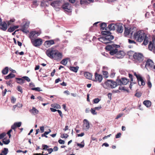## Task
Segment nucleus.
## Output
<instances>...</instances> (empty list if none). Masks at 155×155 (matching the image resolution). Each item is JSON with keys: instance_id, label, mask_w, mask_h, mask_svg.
I'll use <instances>...</instances> for the list:
<instances>
[{"instance_id": "1", "label": "nucleus", "mask_w": 155, "mask_h": 155, "mask_svg": "<svg viewBox=\"0 0 155 155\" xmlns=\"http://www.w3.org/2000/svg\"><path fill=\"white\" fill-rule=\"evenodd\" d=\"M46 55L50 58L56 60H60L62 57V54L58 50L54 48H49L45 52Z\"/></svg>"}, {"instance_id": "2", "label": "nucleus", "mask_w": 155, "mask_h": 155, "mask_svg": "<svg viewBox=\"0 0 155 155\" xmlns=\"http://www.w3.org/2000/svg\"><path fill=\"white\" fill-rule=\"evenodd\" d=\"M120 47V45L116 44L108 45L105 47L106 49L110 51L109 53L111 55H113L116 54L117 52V48Z\"/></svg>"}, {"instance_id": "3", "label": "nucleus", "mask_w": 155, "mask_h": 155, "mask_svg": "<svg viewBox=\"0 0 155 155\" xmlns=\"http://www.w3.org/2000/svg\"><path fill=\"white\" fill-rule=\"evenodd\" d=\"M145 35V33L143 31H138L134 33V38L137 41L141 42L143 40Z\"/></svg>"}, {"instance_id": "4", "label": "nucleus", "mask_w": 155, "mask_h": 155, "mask_svg": "<svg viewBox=\"0 0 155 155\" xmlns=\"http://www.w3.org/2000/svg\"><path fill=\"white\" fill-rule=\"evenodd\" d=\"M133 74L136 77L137 81L139 86H144L145 84V81L140 74H137L136 72H133Z\"/></svg>"}, {"instance_id": "5", "label": "nucleus", "mask_w": 155, "mask_h": 155, "mask_svg": "<svg viewBox=\"0 0 155 155\" xmlns=\"http://www.w3.org/2000/svg\"><path fill=\"white\" fill-rule=\"evenodd\" d=\"M133 58L137 62H141L143 59V56L140 53H135L133 55Z\"/></svg>"}, {"instance_id": "6", "label": "nucleus", "mask_w": 155, "mask_h": 155, "mask_svg": "<svg viewBox=\"0 0 155 155\" xmlns=\"http://www.w3.org/2000/svg\"><path fill=\"white\" fill-rule=\"evenodd\" d=\"M101 34L102 35H106L105 36L109 43L111 42V41L114 38V36L111 35V33L109 31H102Z\"/></svg>"}, {"instance_id": "7", "label": "nucleus", "mask_w": 155, "mask_h": 155, "mask_svg": "<svg viewBox=\"0 0 155 155\" xmlns=\"http://www.w3.org/2000/svg\"><path fill=\"white\" fill-rule=\"evenodd\" d=\"M31 43L35 47H38L42 43V40L41 38L34 39L31 41Z\"/></svg>"}, {"instance_id": "8", "label": "nucleus", "mask_w": 155, "mask_h": 155, "mask_svg": "<svg viewBox=\"0 0 155 155\" xmlns=\"http://www.w3.org/2000/svg\"><path fill=\"white\" fill-rule=\"evenodd\" d=\"M40 33L36 31H33L31 32L29 35V38L31 39V40L36 39L37 37L39 35Z\"/></svg>"}, {"instance_id": "9", "label": "nucleus", "mask_w": 155, "mask_h": 155, "mask_svg": "<svg viewBox=\"0 0 155 155\" xmlns=\"http://www.w3.org/2000/svg\"><path fill=\"white\" fill-rule=\"evenodd\" d=\"M62 8L64 11L70 13L71 12V7L70 4L68 3H65L62 6Z\"/></svg>"}, {"instance_id": "10", "label": "nucleus", "mask_w": 155, "mask_h": 155, "mask_svg": "<svg viewBox=\"0 0 155 155\" xmlns=\"http://www.w3.org/2000/svg\"><path fill=\"white\" fill-rule=\"evenodd\" d=\"M129 81V79H127L126 78H122L121 79L117 81V83L118 85L123 84L125 85L127 84Z\"/></svg>"}, {"instance_id": "11", "label": "nucleus", "mask_w": 155, "mask_h": 155, "mask_svg": "<svg viewBox=\"0 0 155 155\" xmlns=\"http://www.w3.org/2000/svg\"><path fill=\"white\" fill-rule=\"evenodd\" d=\"M94 76L95 79L92 80L93 81H98L99 83L101 82L103 79L101 75L99 74L97 72H96L95 73Z\"/></svg>"}, {"instance_id": "12", "label": "nucleus", "mask_w": 155, "mask_h": 155, "mask_svg": "<svg viewBox=\"0 0 155 155\" xmlns=\"http://www.w3.org/2000/svg\"><path fill=\"white\" fill-rule=\"evenodd\" d=\"M128 76L130 80V85L129 87L130 89H131L133 84H136L137 83L136 81L135 80V78L134 80V79L133 76L132 74H129Z\"/></svg>"}, {"instance_id": "13", "label": "nucleus", "mask_w": 155, "mask_h": 155, "mask_svg": "<svg viewBox=\"0 0 155 155\" xmlns=\"http://www.w3.org/2000/svg\"><path fill=\"white\" fill-rule=\"evenodd\" d=\"M154 63L153 61L150 59H148L146 61L145 67L146 68H152L154 66Z\"/></svg>"}, {"instance_id": "14", "label": "nucleus", "mask_w": 155, "mask_h": 155, "mask_svg": "<svg viewBox=\"0 0 155 155\" xmlns=\"http://www.w3.org/2000/svg\"><path fill=\"white\" fill-rule=\"evenodd\" d=\"M148 48L150 51H152L155 54V42L153 41V42L150 41L148 45Z\"/></svg>"}, {"instance_id": "15", "label": "nucleus", "mask_w": 155, "mask_h": 155, "mask_svg": "<svg viewBox=\"0 0 155 155\" xmlns=\"http://www.w3.org/2000/svg\"><path fill=\"white\" fill-rule=\"evenodd\" d=\"M7 28V25L5 21H2L0 24V30L5 31Z\"/></svg>"}, {"instance_id": "16", "label": "nucleus", "mask_w": 155, "mask_h": 155, "mask_svg": "<svg viewBox=\"0 0 155 155\" xmlns=\"http://www.w3.org/2000/svg\"><path fill=\"white\" fill-rule=\"evenodd\" d=\"M29 22H26L23 25L21 26V28L20 29V30L24 32H26V31L29 26Z\"/></svg>"}, {"instance_id": "17", "label": "nucleus", "mask_w": 155, "mask_h": 155, "mask_svg": "<svg viewBox=\"0 0 155 155\" xmlns=\"http://www.w3.org/2000/svg\"><path fill=\"white\" fill-rule=\"evenodd\" d=\"M83 125V129L85 130H88L90 127L89 123L87 119H84Z\"/></svg>"}, {"instance_id": "18", "label": "nucleus", "mask_w": 155, "mask_h": 155, "mask_svg": "<svg viewBox=\"0 0 155 155\" xmlns=\"http://www.w3.org/2000/svg\"><path fill=\"white\" fill-rule=\"evenodd\" d=\"M55 44L54 40H51L48 41H46L44 42V45L47 48L50 47L52 45Z\"/></svg>"}, {"instance_id": "19", "label": "nucleus", "mask_w": 155, "mask_h": 155, "mask_svg": "<svg viewBox=\"0 0 155 155\" xmlns=\"http://www.w3.org/2000/svg\"><path fill=\"white\" fill-rule=\"evenodd\" d=\"M115 55V57L117 58H121L124 56L125 53L123 51H117Z\"/></svg>"}, {"instance_id": "20", "label": "nucleus", "mask_w": 155, "mask_h": 155, "mask_svg": "<svg viewBox=\"0 0 155 155\" xmlns=\"http://www.w3.org/2000/svg\"><path fill=\"white\" fill-rule=\"evenodd\" d=\"M133 30V29H129L128 28L125 27V31L124 32V35L125 36H127L128 35H129L130 33L131 32V35H132L133 31H131V30Z\"/></svg>"}, {"instance_id": "21", "label": "nucleus", "mask_w": 155, "mask_h": 155, "mask_svg": "<svg viewBox=\"0 0 155 155\" xmlns=\"http://www.w3.org/2000/svg\"><path fill=\"white\" fill-rule=\"evenodd\" d=\"M116 28L117 32L118 33H122L123 32V27L121 24H117Z\"/></svg>"}, {"instance_id": "22", "label": "nucleus", "mask_w": 155, "mask_h": 155, "mask_svg": "<svg viewBox=\"0 0 155 155\" xmlns=\"http://www.w3.org/2000/svg\"><path fill=\"white\" fill-rule=\"evenodd\" d=\"M98 39L99 41L105 44H107L109 43V41L107 40L106 36H105V37H101L98 38Z\"/></svg>"}, {"instance_id": "23", "label": "nucleus", "mask_w": 155, "mask_h": 155, "mask_svg": "<svg viewBox=\"0 0 155 155\" xmlns=\"http://www.w3.org/2000/svg\"><path fill=\"white\" fill-rule=\"evenodd\" d=\"M61 2L60 1H54L51 4V5L54 7H57L60 6Z\"/></svg>"}, {"instance_id": "24", "label": "nucleus", "mask_w": 155, "mask_h": 155, "mask_svg": "<svg viewBox=\"0 0 155 155\" xmlns=\"http://www.w3.org/2000/svg\"><path fill=\"white\" fill-rule=\"evenodd\" d=\"M107 24L106 23L103 22L100 24V27L101 28V30H104L105 31H107V27H106Z\"/></svg>"}, {"instance_id": "25", "label": "nucleus", "mask_w": 155, "mask_h": 155, "mask_svg": "<svg viewBox=\"0 0 155 155\" xmlns=\"http://www.w3.org/2000/svg\"><path fill=\"white\" fill-rule=\"evenodd\" d=\"M29 112L34 115L37 114L39 113V111L34 107L29 110Z\"/></svg>"}, {"instance_id": "26", "label": "nucleus", "mask_w": 155, "mask_h": 155, "mask_svg": "<svg viewBox=\"0 0 155 155\" xmlns=\"http://www.w3.org/2000/svg\"><path fill=\"white\" fill-rule=\"evenodd\" d=\"M117 25L114 24H109L107 27L110 30H114L116 27Z\"/></svg>"}, {"instance_id": "27", "label": "nucleus", "mask_w": 155, "mask_h": 155, "mask_svg": "<svg viewBox=\"0 0 155 155\" xmlns=\"http://www.w3.org/2000/svg\"><path fill=\"white\" fill-rule=\"evenodd\" d=\"M84 75L86 78L92 80L91 78L92 75L91 73L87 72H85L84 74Z\"/></svg>"}, {"instance_id": "28", "label": "nucleus", "mask_w": 155, "mask_h": 155, "mask_svg": "<svg viewBox=\"0 0 155 155\" xmlns=\"http://www.w3.org/2000/svg\"><path fill=\"white\" fill-rule=\"evenodd\" d=\"M79 67L78 66L73 67L71 66L69 68V69L75 73H77Z\"/></svg>"}, {"instance_id": "29", "label": "nucleus", "mask_w": 155, "mask_h": 155, "mask_svg": "<svg viewBox=\"0 0 155 155\" xmlns=\"http://www.w3.org/2000/svg\"><path fill=\"white\" fill-rule=\"evenodd\" d=\"M112 83V80H107L105 82V84L107 87H111Z\"/></svg>"}, {"instance_id": "30", "label": "nucleus", "mask_w": 155, "mask_h": 155, "mask_svg": "<svg viewBox=\"0 0 155 155\" xmlns=\"http://www.w3.org/2000/svg\"><path fill=\"white\" fill-rule=\"evenodd\" d=\"M143 103L147 107H150L151 104V103L150 101L148 100L144 101Z\"/></svg>"}, {"instance_id": "31", "label": "nucleus", "mask_w": 155, "mask_h": 155, "mask_svg": "<svg viewBox=\"0 0 155 155\" xmlns=\"http://www.w3.org/2000/svg\"><path fill=\"white\" fill-rule=\"evenodd\" d=\"M8 67H6L2 70V72L3 74L5 75L8 74Z\"/></svg>"}, {"instance_id": "32", "label": "nucleus", "mask_w": 155, "mask_h": 155, "mask_svg": "<svg viewBox=\"0 0 155 155\" xmlns=\"http://www.w3.org/2000/svg\"><path fill=\"white\" fill-rule=\"evenodd\" d=\"M15 79L17 81V83L20 84H23L25 82V80L22 78H16Z\"/></svg>"}, {"instance_id": "33", "label": "nucleus", "mask_w": 155, "mask_h": 155, "mask_svg": "<svg viewBox=\"0 0 155 155\" xmlns=\"http://www.w3.org/2000/svg\"><path fill=\"white\" fill-rule=\"evenodd\" d=\"M15 74H12V73L9 74L7 76H6L5 77V79L8 80L10 78H14L15 77Z\"/></svg>"}, {"instance_id": "34", "label": "nucleus", "mask_w": 155, "mask_h": 155, "mask_svg": "<svg viewBox=\"0 0 155 155\" xmlns=\"http://www.w3.org/2000/svg\"><path fill=\"white\" fill-rule=\"evenodd\" d=\"M8 150L7 148H5L4 150L2 151L0 155H6L8 153Z\"/></svg>"}, {"instance_id": "35", "label": "nucleus", "mask_w": 155, "mask_h": 155, "mask_svg": "<svg viewBox=\"0 0 155 155\" xmlns=\"http://www.w3.org/2000/svg\"><path fill=\"white\" fill-rule=\"evenodd\" d=\"M51 107L56 109H60L61 108V106L57 104H51Z\"/></svg>"}, {"instance_id": "36", "label": "nucleus", "mask_w": 155, "mask_h": 155, "mask_svg": "<svg viewBox=\"0 0 155 155\" xmlns=\"http://www.w3.org/2000/svg\"><path fill=\"white\" fill-rule=\"evenodd\" d=\"M148 37L146 35H145L143 39L144 41L143 43V44L145 45H146L148 44Z\"/></svg>"}, {"instance_id": "37", "label": "nucleus", "mask_w": 155, "mask_h": 155, "mask_svg": "<svg viewBox=\"0 0 155 155\" xmlns=\"http://www.w3.org/2000/svg\"><path fill=\"white\" fill-rule=\"evenodd\" d=\"M15 20V19H12L8 21H6L5 22H6V23L7 24V26H9V25H11V24L13 22H14Z\"/></svg>"}, {"instance_id": "38", "label": "nucleus", "mask_w": 155, "mask_h": 155, "mask_svg": "<svg viewBox=\"0 0 155 155\" xmlns=\"http://www.w3.org/2000/svg\"><path fill=\"white\" fill-rule=\"evenodd\" d=\"M68 63L67 59H64L62 60L60 62V63L64 65H66Z\"/></svg>"}, {"instance_id": "39", "label": "nucleus", "mask_w": 155, "mask_h": 155, "mask_svg": "<svg viewBox=\"0 0 155 155\" xmlns=\"http://www.w3.org/2000/svg\"><path fill=\"white\" fill-rule=\"evenodd\" d=\"M49 131H48V132H47V131L45 132V133L43 134H42V135H41L42 137H45L47 138L48 136H46V135L48 134L51 132V130H50V129H49Z\"/></svg>"}, {"instance_id": "40", "label": "nucleus", "mask_w": 155, "mask_h": 155, "mask_svg": "<svg viewBox=\"0 0 155 155\" xmlns=\"http://www.w3.org/2000/svg\"><path fill=\"white\" fill-rule=\"evenodd\" d=\"M111 88H113L117 86V83L116 82L112 80V83L111 84Z\"/></svg>"}, {"instance_id": "41", "label": "nucleus", "mask_w": 155, "mask_h": 155, "mask_svg": "<svg viewBox=\"0 0 155 155\" xmlns=\"http://www.w3.org/2000/svg\"><path fill=\"white\" fill-rule=\"evenodd\" d=\"M14 124L17 127H19L21 126V122H15L14 123Z\"/></svg>"}, {"instance_id": "42", "label": "nucleus", "mask_w": 155, "mask_h": 155, "mask_svg": "<svg viewBox=\"0 0 155 155\" xmlns=\"http://www.w3.org/2000/svg\"><path fill=\"white\" fill-rule=\"evenodd\" d=\"M15 30V29L13 27H10L8 29L7 31L10 32H12Z\"/></svg>"}, {"instance_id": "43", "label": "nucleus", "mask_w": 155, "mask_h": 155, "mask_svg": "<svg viewBox=\"0 0 155 155\" xmlns=\"http://www.w3.org/2000/svg\"><path fill=\"white\" fill-rule=\"evenodd\" d=\"M22 78L25 80L26 81L28 82H29L31 80L27 76H24Z\"/></svg>"}, {"instance_id": "44", "label": "nucleus", "mask_w": 155, "mask_h": 155, "mask_svg": "<svg viewBox=\"0 0 155 155\" xmlns=\"http://www.w3.org/2000/svg\"><path fill=\"white\" fill-rule=\"evenodd\" d=\"M96 110L94 109V108L93 109L91 108V113L93 115H96L97 114V112L95 111Z\"/></svg>"}, {"instance_id": "45", "label": "nucleus", "mask_w": 155, "mask_h": 155, "mask_svg": "<svg viewBox=\"0 0 155 155\" xmlns=\"http://www.w3.org/2000/svg\"><path fill=\"white\" fill-rule=\"evenodd\" d=\"M4 140V139H3L2 140V142L5 144H8L10 142V140L9 139H8L5 141Z\"/></svg>"}, {"instance_id": "46", "label": "nucleus", "mask_w": 155, "mask_h": 155, "mask_svg": "<svg viewBox=\"0 0 155 155\" xmlns=\"http://www.w3.org/2000/svg\"><path fill=\"white\" fill-rule=\"evenodd\" d=\"M32 90L35 91H41L40 90V88L39 87L32 88H31Z\"/></svg>"}, {"instance_id": "47", "label": "nucleus", "mask_w": 155, "mask_h": 155, "mask_svg": "<svg viewBox=\"0 0 155 155\" xmlns=\"http://www.w3.org/2000/svg\"><path fill=\"white\" fill-rule=\"evenodd\" d=\"M33 4L32 5V7L35 8V7H36L38 5L37 4V2L36 1H34L33 2Z\"/></svg>"}, {"instance_id": "48", "label": "nucleus", "mask_w": 155, "mask_h": 155, "mask_svg": "<svg viewBox=\"0 0 155 155\" xmlns=\"http://www.w3.org/2000/svg\"><path fill=\"white\" fill-rule=\"evenodd\" d=\"M83 141L81 142V143H83V144H81V143H77V145L78 146H79L80 148H83L84 147V142H83Z\"/></svg>"}, {"instance_id": "49", "label": "nucleus", "mask_w": 155, "mask_h": 155, "mask_svg": "<svg viewBox=\"0 0 155 155\" xmlns=\"http://www.w3.org/2000/svg\"><path fill=\"white\" fill-rule=\"evenodd\" d=\"M17 89L21 93H22V88L20 86H18L17 87Z\"/></svg>"}, {"instance_id": "50", "label": "nucleus", "mask_w": 155, "mask_h": 155, "mask_svg": "<svg viewBox=\"0 0 155 155\" xmlns=\"http://www.w3.org/2000/svg\"><path fill=\"white\" fill-rule=\"evenodd\" d=\"M103 74L104 75H105V77L106 78H107L108 77V73L107 71H103Z\"/></svg>"}, {"instance_id": "51", "label": "nucleus", "mask_w": 155, "mask_h": 155, "mask_svg": "<svg viewBox=\"0 0 155 155\" xmlns=\"http://www.w3.org/2000/svg\"><path fill=\"white\" fill-rule=\"evenodd\" d=\"M141 95V93L140 92H137L135 96L138 97H140Z\"/></svg>"}, {"instance_id": "52", "label": "nucleus", "mask_w": 155, "mask_h": 155, "mask_svg": "<svg viewBox=\"0 0 155 155\" xmlns=\"http://www.w3.org/2000/svg\"><path fill=\"white\" fill-rule=\"evenodd\" d=\"M6 135V134L5 133H3L0 134V139L3 138Z\"/></svg>"}, {"instance_id": "53", "label": "nucleus", "mask_w": 155, "mask_h": 155, "mask_svg": "<svg viewBox=\"0 0 155 155\" xmlns=\"http://www.w3.org/2000/svg\"><path fill=\"white\" fill-rule=\"evenodd\" d=\"M147 84L148 85V87L150 88L152 87V84L151 83L150 81L149 80L147 81Z\"/></svg>"}, {"instance_id": "54", "label": "nucleus", "mask_w": 155, "mask_h": 155, "mask_svg": "<svg viewBox=\"0 0 155 155\" xmlns=\"http://www.w3.org/2000/svg\"><path fill=\"white\" fill-rule=\"evenodd\" d=\"M16 99L14 97H12L11 98V101L12 103H14L15 102Z\"/></svg>"}, {"instance_id": "55", "label": "nucleus", "mask_w": 155, "mask_h": 155, "mask_svg": "<svg viewBox=\"0 0 155 155\" xmlns=\"http://www.w3.org/2000/svg\"><path fill=\"white\" fill-rule=\"evenodd\" d=\"M100 100L98 98H96L94 99L93 100V102L94 103L97 104V103L100 101Z\"/></svg>"}, {"instance_id": "56", "label": "nucleus", "mask_w": 155, "mask_h": 155, "mask_svg": "<svg viewBox=\"0 0 155 155\" xmlns=\"http://www.w3.org/2000/svg\"><path fill=\"white\" fill-rule=\"evenodd\" d=\"M68 137V135L67 134H64L61 136L62 138H67Z\"/></svg>"}, {"instance_id": "57", "label": "nucleus", "mask_w": 155, "mask_h": 155, "mask_svg": "<svg viewBox=\"0 0 155 155\" xmlns=\"http://www.w3.org/2000/svg\"><path fill=\"white\" fill-rule=\"evenodd\" d=\"M11 83H12V81L11 80H10V81H7L6 82V84L7 85H8L9 86H10V87H12V86Z\"/></svg>"}, {"instance_id": "58", "label": "nucleus", "mask_w": 155, "mask_h": 155, "mask_svg": "<svg viewBox=\"0 0 155 155\" xmlns=\"http://www.w3.org/2000/svg\"><path fill=\"white\" fill-rule=\"evenodd\" d=\"M12 131V130H10L7 133V134L8 135L9 138H10L11 137V133Z\"/></svg>"}, {"instance_id": "59", "label": "nucleus", "mask_w": 155, "mask_h": 155, "mask_svg": "<svg viewBox=\"0 0 155 155\" xmlns=\"http://www.w3.org/2000/svg\"><path fill=\"white\" fill-rule=\"evenodd\" d=\"M43 150H47L48 149L47 148L48 147V146H47V145H43Z\"/></svg>"}, {"instance_id": "60", "label": "nucleus", "mask_w": 155, "mask_h": 155, "mask_svg": "<svg viewBox=\"0 0 155 155\" xmlns=\"http://www.w3.org/2000/svg\"><path fill=\"white\" fill-rule=\"evenodd\" d=\"M57 111H58V112L59 113V114L60 116V117L61 118H62L63 117V114H62V113L61 111L60 110H58Z\"/></svg>"}, {"instance_id": "61", "label": "nucleus", "mask_w": 155, "mask_h": 155, "mask_svg": "<svg viewBox=\"0 0 155 155\" xmlns=\"http://www.w3.org/2000/svg\"><path fill=\"white\" fill-rule=\"evenodd\" d=\"M128 42L130 44H136V42L134 40L130 39H128Z\"/></svg>"}, {"instance_id": "62", "label": "nucleus", "mask_w": 155, "mask_h": 155, "mask_svg": "<svg viewBox=\"0 0 155 155\" xmlns=\"http://www.w3.org/2000/svg\"><path fill=\"white\" fill-rule=\"evenodd\" d=\"M58 142L59 143L61 144H63L64 143V141L63 140L60 139L58 140Z\"/></svg>"}, {"instance_id": "63", "label": "nucleus", "mask_w": 155, "mask_h": 155, "mask_svg": "<svg viewBox=\"0 0 155 155\" xmlns=\"http://www.w3.org/2000/svg\"><path fill=\"white\" fill-rule=\"evenodd\" d=\"M121 134L120 133H119L117 134L116 135L115 137L116 138H119L120 137Z\"/></svg>"}, {"instance_id": "64", "label": "nucleus", "mask_w": 155, "mask_h": 155, "mask_svg": "<svg viewBox=\"0 0 155 155\" xmlns=\"http://www.w3.org/2000/svg\"><path fill=\"white\" fill-rule=\"evenodd\" d=\"M17 128V127L15 125V124H14L12 126H11V129H13L14 130V131H15V129Z\"/></svg>"}]
</instances>
